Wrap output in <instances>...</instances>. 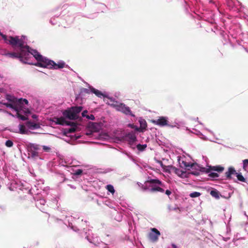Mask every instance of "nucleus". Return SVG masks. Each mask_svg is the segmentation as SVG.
<instances>
[{
  "label": "nucleus",
  "mask_w": 248,
  "mask_h": 248,
  "mask_svg": "<svg viewBox=\"0 0 248 248\" xmlns=\"http://www.w3.org/2000/svg\"><path fill=\"white\" fill-rule=\"evenodd\" d=\"M24 49V51L28 52V56L24 57V60L28 62V59L31 54L37 61V62L34 64L36 66L54 69L62 68L65 66V64L64 62L56 63L54 61L43 57L36 50L31 48L29 46L28 48L26 47Z\"/></svg>",
  "instance_id": "nucleus-1"
},
{
  "label": "nucleus",
  "mask_w": 248,
  "mask_h": 248,
  "mask_svg": "<svg viewBox=\"0 0 248 248\" xmlns=\"http://www.w3.org/2000/svg\"><path fill=\"white\" fill-rule=\"evenodd\" d=\"M9 44L12 46L13 47L18 46L19 47V51L16 52H8L5 54V55L12 58L19 59V60L25 63L31 64V63L24 60V57L28 56V52L24 51V48H28V45H24V41L19 39V36H16L15 37L9 36Z\"/></svg>",
  "instance_id": "nucleus-2"
},
{
  "label": "nucleus",
  "mask_w": 248,
  "mask_h": 248,
  "mask_svg": "<svg viewBox=\"0 0 248 248\" xmlns=\"http://www.w3.org/2000/svg\"><path fill=\"white\" fill-rule=\"evenodd\" d=\"M82 107H72L62 112V115L64 117L71 120H76L78 118V114L82 110Z\"/></svg>",
  "instance_id": "nucleus-3"
},
{
  "label": "nucleus",
  "mask_w": 248,
  "mask_h": 248,
  "mask_svg": "<svg viewBox=\"0 0 248 248\" xmlns=\"http://www.w3.org/2000/svg\"><path fill=\"white\" fill-rule=\"evenodd\" d=\"M112 105L118 111H121L126 115H129L133 117L135 116V115L132 113L130 108L126 106V105L123 103L116 102L115 104H113Z\"/></svg>",
  "instance_id": "nucleus-4"
},
{
  "label": "nucleus",
  "mask_w": 248,
  "mask_h": 248,
  "mask_svg": "<svg viewBox=\"0 0 248 248\" xmlns=\"http://www.w3.org/2000/svg\"><path fill=\"white\" fill-rule=\"evenodd\" d=\"M151 232L148 234V238L152 242H156L160 235V232L156 228H152Z\"/></svg>",
  "instance_id": "nucleus-5"
},
{
  "label": "nucleus",
  "mask_w": 248,
  "mask_h": 248,
  "mask_svg": "<svg viewBox=\"0 0 248 248\" xmlns=\"http://www.w3.org/2000/svg\"><path fill=\"white\" fill-rule=\"evenodd\" d=\"M224 170V168L221 166H209L208 168H202L201 171L209 173L211 170L216 171L218 172H221Z\"/></svg>",
  "instance_id": "nucleus-6"
},
{
  "label": "nucleus",
  "mask_w": 248,
  "mask_h": 248,
  "mask_svg": "<svg viewBox=\"0 0 248 248\" xmlns=\"http://www.w3.org/2000/svg\"><path fill=\"white\" fill-rule=\"evenodd\" d=\"M152 122L154 124L161 126L168 125V121L167 118L164 117H161L157 120H152Z\"/></svg>",
  "instance_id": "nucleus-7"
},
{
  "label": "nucleus",
  "mask_w": 248,
  "mask_h": 248,
  "mask_svg": "<svg viewBox=\"0 0 248 248\" xmlns=\"http://www.w3.org/2000/svg\"><path fill=\"white\" fill-rule=\"evenodd\" d=\"M125 139L128 142L129 144L131 145H133L137 141L135 134L133 132L126 134L125 135Z\"/></svg>",
  "instance_id": "nucleus-8"
},
{
  "label": "nucleus",
  "mask_w": 248,
  "mask_h": 248,
  "mask_svg": "<svg viewBox=\"0 0 248 248\" xmlns=\"http://www.w3.org/2000/svg\"><path fill=\"white\" fill-rule=\"evenodd\" d=\"M8 100H9L10 101L13 102V103H17L18 106L19 107V108H22V105L23 104V103H25L26 105H28L29 103L28 101L26 99H23V98H20L18 100L15 98H7Z\"/></svg>",
  "instance_id": "nucleus-9"
},
{
  "label": "nucleus",
  "mask_w": 248,
  "mask_h": 248,
  "mask_svg": "<svg viewBox=\"0 0 248 248\" xmlns=\"http://www.w3.org/2000/svg\"><path fill=\"white\" fill-rule=\"evenodd\" d=\"M145 184L146 186H143V189L145 190L148 189V188L147 187V184H156V185H158L160 186H163V184L162 183V182L157 179H151L148 180L147 181H146L145 182Z\"/></svg>",
  "instance_id": "nucleus-10"
},
{
  "label": "nucleus",
  "mask_w": 248,
  "mask_h": 248,
  "mask_svg": "<svg viewBox=\"0 0 248 248\" xmlns=\"http://www.w3.org/2000/svg\"><path fill=\"white\" fill-rule=\"evenodd\" d=\"M39 149L37 145H32L29 149V155L32 157L38 156V153L37 151Z\"/></svg>",
  "instance_id": "nucleus-11"
},
{
  "label": "nucleus",
  "mask_w": 248,
  "mask_h": 248,
  "mask_svg": "<svg viewBox=\"0 0 248 248\" xmlns=\"http://www.w3.org/2000/svg\"><path fill=\"white\" fill-rule=\"evenodd\" d=\"M53 122L56 124L64 125L65 124V119L64 117H61L60 118L54 117L51 120Z\"/></svg>",
  "instance_id": "nucleus-12"
},
{
  "label": "nucleus",
  "mask_w": 248,
  "mask_h": 248,
  "mask_svg": "<svg viewBox=\"0 0 248 248\" xmlns=\"http://www.w3.org/2000/svg\"><path fill=\"white\" fill-rule=\"evenodd\" d=\"M237 172L233 167H229L228 170L225 172V176L226 179H231L232 178L231 175L232 174H236Z\"/></svg>",
  "instance_id": "nucleus-13"
},
{
  "label": "nucleus",
  "mask_w": 248,
  "mask_h": 248,
  "mask_svg": "<svg viewBox=\"0 0 248 248\" xmlns=\"http://www.w3.org/2000/svg\"><path fill=\"white\" fill-rule=\"evenodd\" d=\"M172 170V172H174L175 174H176L178 176L184 178V177H186V172L176 168L174 167V168H171Z\"/></svg>",
  "instance_id": "nucleus-14"
},
{
  "label": "nucleus",
  "mask_w": 248,
  "mask_h": 248,
  "mask_svg": "<svg viewBox=\"0 0 248 248\" xmlns=\"http://www.w3.org/2000/svg\"><path fill=\"white\" fill-rule=\"evenodd\" d=\"M90 90L92 93H94L98 97L101 98L102 97H103L108 98L107 95L102 93L101 91L93 87H90Z\"/></svg>",
  "instance_id": "nucleus-15"
},
{
  "label": "nucleus",
  "mask_w": 248,
  "mask_h": 248,
  "mask_svg": "<svg viewBox=\"0 0 248 248\" xmlns=\"http://www.w3.org/2000/svg\"><path fill=\"white\" fill-rule=\"evenodd\" d=\"M26 124L29 128L31 129H38L40 127V124H39L34 123L31 121H28Z\"/></svg>",
  "instance_id": "nucleus-16"
},
{
  "label": "nucleus",
  "mask_w": 248,
  "mask_h": 248,
  "mask_svg": "<svg viewBox=\"0 0 248 248\" xmlns=\"http://www.w3.org/2000/svg\"><path fill=\"white\" fill-rule=\"evenodd\" d=\"M150 187H151V189H150V191L152 192H154L155 191H159L160 192H163L164 191V190L161 187L157 186H149Z\"/></svg>",
  "instance_id": "nucleus-17"
},
{
  "label": "nucleus",
  "mask_w": 248,
  "mask_h": 248,
  "mask_svg": "<svg viewBox=\"0 0 248 248\" xmlns=\"http://www.w3.org/2000/svg\"><path fill=\"white\" fill-rule=\"evenodd\" d=\"M16 103V104H13L12 103H4V105L8 108H10L15 110L16 111H17L18 108H19V107L18 106L17 103Z\"/></svg>",
  "instance_id": "nucleus-18"
},
{
  "label": "nucleus",
  "mask_w": 248,
  "mask_h": 248,
  "mask_svg": "<svg viewBox=\"0 0 248 248\" xmlns=\"http://www.w3.org/2000/svg\"><path fill=\"white\" fill-rule=\"evenodd\" d=\"M19 133L21 134H27L28 130L26 129L25 126L23 124L19 125Z\"/></svg>",
  "instance_id": "nucleus-19"
},
{
  "label": "nucleus",
  "mask_w": 248,
  "mask_h": 248,
  "mask_svg": "<svg viewBox=\"0 0 248 248\" xmlns=\"http://www.w3.org/2000/svg\"><path fill=\"white\" fill-rule=\"evenodd\" d=\"M180 164L181 167H185V168L190 167V168H192L193 167L195 166V164L194 163L190 164L189 163H187L186 162L184 161H182L181 163H180Z\"/></svg>",
  "instance_id": "nucleus-20"
},
{
  "label": "nucleus",
  "mask_w": 248,
  "mask_h": 248,
  "mask_svg": "<svg viewBox=\"0 0 248 248\" xmlns=\"http://www.w3.org/2000/svg\"><path fill=\"white\" fill-rule=\"evenodd\" d=\"M77 127H73L68 129H65L64 130V135H66L67 134L72 133L76 132Z\"/></svg>",
  "instance_id": "nucleus-21"
},
{
  "label": "nucleus",
  "mask_w": 248,
  "mask_h": 248,
  "mask_svg": "<svg viewBox=\"0 0 248 248\" xmlns=\"http://www.w3.org/2000/svg\"><path fill=\"white\" fill-rule=\"evenodd\" d=\"M19 109L20 108H18L17 111H16L17 117L23 121H25V120H28V117L22 115V114H21L19 113Z\"/></svg>",
  "instance_id": "nucleus-22"
},
{
  "label": "nucleus",
  "mask_w": 248,
  "mask_h": 248,
  "mask_svg": "<svg viewBox=\"0 0 248 248\" xmlns=\"http://www.w3.org/2000/svg\"><path fill=\"white\" fill-rule=\"evenodd\" d=\"M161 166L164 168V169L165 170V171L169 172V173H170V172H172V170L171 169H172L171 168H174V167L172 166H164L162 162L161 163Z\"/></svg>",
  "instance_id": "nucleus-23"
},
{
  "label": "nucleus",
  "mask_w": 248,
  "mask_h": 248,
  "mask_svg": "<svg viewBox=\"0 0 248 248\" xmlns=\"http://www.w3.org/2000/svg\"><path fill=\"white\" fill-rule=\"evenodd\" d=\"M210 195L217 199H218L219 198V193L217 190H211L210 192Z\"/></svg>",
  "instance_id": "nucleus-24"
},
{
  "label": "nucleus",
  "mask_w": 248,
  "mask_h": 248,
  "mask_svg": "<svg viewBox=\"0 0 248 248\" xmlns=\"http://www.w3.org/2000/svg\"><path fill=\"white\" fill-rule=\"evenodd\" d=\"M243 169L248 172V159H244L243 160Z\"/></svg>",
  "instance_id": "nucleus-25"
},
{
  "label": "nucleus",
  "mask_w": 248,
  "mask_h": 248,
  "mask_svg": "<svg viewBox=\"0 0 248 248\" xmlns=\"http://www.w3.org/2000/svg\"><path fill=\"white\" fill-rule=\"evenodd\" d=\"M146 147V144L141 145L140 144H139L137 145V148L138 150L140 151H143V150H144Z\"/></svg>",
  "instance_id": "nucleus-26"
},
{
  "label": "nucleus",
  "mask_w": 248,
  "mask_h": 248,
  "mask_svg": "<svg viewBox=\"0 0 248 248\" xmlns=\"http://www.w3.org/2000/svg\"><path fill=\"white\" fill-rule=\"evenodd\" d=\"M236 177L239 181L243 182H246V179L243 177V176L241 173H237Z\"/></svg>",
  "instance_id": "nucleus-27"
},
{
  "label": "nucleus",
  "mask_w": 248,
  "mask_h": 248,
  "mask_svg": "<svg viewBox=\"0 0 248 248\" xmlns=\"http://www.w3.org/2000/svg\"><path fill=\"white\" fill-rule=\"evenodd\" d=\"M201 195V193L199 192H193L189 194V196L191 198H196L199 197Z\"/></svg>",
  "instance_id": "nucleus-28"
},
{
  "label": "nucleus",
  "mask_w": 248,
  "mask_h": 248,
  "mask_svg": "<svg viewBox=\"0 0 248 248\" xmlns=\"http://www.w3.org/2000/svg\"><path fill=\"white\" fill-rule=\"evenodd\" d=\"M107 189L112 194H113L115 192L114 188L113 186L111 185H108L107 186Z\"/></svg>",
  "instance_id": "nucleus-29"
},
{
  "label": "nucleus",
  "mask_w": 248,
  "mask_h": 248,
  "mask_svg": "<svg viewBox=\"0 0 248 248\" xmlns=\"http://www.w3.org/2000/svg\"><path fill=\"white\" fill-rule=\"evenodd\" d=\"M65 125H70L73 127H77V124L75 122H70V121H67L65 120Z\"/></svg>",
  "instance_id": "nucleus-30"
},
{
  "label": "nucleus",
  "mask_w": 248,
  "mask_h": 248,
  "mask_svg": "<svg viewBox=\"0 0 248 248\" xmlns=\"http://www.w3.org/2000/svg\"><path fill=\"white\" fill-rule=\"evenodd\" d=\"M140 124L141 127L142 129H146V128L147 127V124H146L145 121L143 120L142 121H140Z\"/></svg>",
  "instance_id": "nucleus-31"
},
{
  "label": "nucleus",
  "mask_w": 248,
  "mask_h": 248,
  "mask_svg": "<svg viewBox=\"0 0 248 248\" xmlns=\"http://www.w3.org/2000/svg\"><path fill=\"white\" fill-rule=\"evenodd\" d=\"M5 145L7 147H11L13 146V142L11 140H7L5 142Z\"/></svg>",
  "instance_id": "nucleus-32"
},
{
  "label": "nucleus",
  "mask_w": 248,
  "mask_h": 248,
  "mask_svg": "<svg viewBox=\"0 0 248 248\" xmlns=\"http://www.w3.org/2000/svg\"><path fill=\"white\" fill-rule=\"evenodd\" d=\"M208 176L211 178H217L219 176L218 174L216 172H211Z\"/></svg>",
  "instance_id": "nucleus-33"
},
{
  "label": "nucleus",
  "mask_w": 248,
  "mask_h": 248,
  "mask_svg": "<svg viewBox=\"0 0 248 248\" xmlns=\"http://www.w3.org/2000/svg\"><path fill=\"white\" fill-rule=\"evenodd\" d=\"M83 171L81 169H78L75 171L74 172V174L75 175H79L82 174Z\"/></svg>",
  "instance_id": "nucleus-34"
},
{
  "label": "nucleus",
  "mask_w": 248,
  "mask_h": 248,
  "mask_svg": "<svg viewBox=\"0 0 248 248\" xmlns=\"http://www.w3.org/2000/svg\"><path fill=\"white\" fill-rule=\"evenodd\" d=\"M1 37L6 43L9 44V40L10 39L9 37L8 39L7 36L4 34L2 35V36Z\"/></svg>",
  "instance_id": "nucleus-35"
},
{
  "label": "nucleus",
  "mask_w": 248,
  "mask_h": 248,
  "mask_svg": "<svg viewBox=\"0 0 248 248\" xmlns=\"http://www.w3.org/2000/svg\"><path fill=\"white\" fill-rule=\"evenodd\" d=\"M86 117L89 120H95V117L93 114H91L90 115H87V116H86Z\"/></svg>",
  "instance_id": "nucleus-36"
},
{
  "label": "nucleus",
  "mask_w": 248,
  "mask_h": 248,
  "mask_svg": "<svg viewBox=\"0 0 248 248\" xmlns=\"http://www.w3.org/2000/svg\"><path fill=\"white\" fill-rule=\"evenodd\" d=\"M190 173L191 174L194 175L195 176H198L200 174V172L197 170L192 171L190 172Z\"/></svg>",
  "instance_id": "nucleus-37"
},
{
  "label": "nucleus",
  "mask_w": 248,
  "mask_h": 248,
  "mask_svg": "<svg viewBox=\"0 0 248 248\" xmlns=\"http://www.w3.org/2000/svg\"><path fill=\"white\" fill-rule=\"evenodd\" d=\"M43 149L46 151H49L50 149V148L48 147L44 146L43 147Z\"/></svg>",
  "instance_id": "nucleus-38"
},
{
  "label": "nucleus",
  "mask_w": 248,
  "mask_h": 248,
  "mask_svg": "<svg viewBox=\"0 0 248 248\" xmlns=\"http://www.w3.org/2000/svg\"><path fill=\"white\" fill-rule=\"evenodd\" d=\"M87 113V110H84L82 112V116L83 117H86V116H87V115H86V114Z\"/></svg>",
  "instance_id": "nucleus-39"
},
{
  "label": "nucleus",
  "mask_w": 248,
  "mask_h": 248,
  "mask_svg": "<svg viewBox=\"0 0 248 248\" xmlns=\"http://www.w3.org/2000/svg\"><path fill=\"white\" fill-rule=\"evenodd\" d=\"M165 193H166V194H167V195L169 196L170 195V194H171V192L170 190H167L166 191V192H165Z\"/></svg>",
  "instance_id": "nucleus-40"
},
{
  "label": "nucleus",
  "mask_w": 248,
  "mask_h": 248,
  "mask_svg": "<svg viewBox=\"0 0 248 248\" xmlns=\"http://www.w3.org/2000/svg\"><path fill=\"white\" fill-rule=\"evenodd\" d=\"M31 117L34 119H37L38 118V116L35 114L32 115Z\"/></svg>",
  "instance_id": "nucleus-41"
},
{
  "label": "nucleus",
  "mask_w": 248,
  "mask_h": 248,
  "mask_svg": "<svg viewBox=\"0 0 248 248\" xmlns=\"http://www.w3.org/2000/svg\"><path fill=\"white\" fill-rule=\"evenodd\" d=\"M2 35H3V33H2L1 32H0V35L1 36H2Z\"/></svg>",
  "instance_id": "nucleus-42"
},
{
  "label": "nucleus",
  "mask_w": 248,
  "mask_h": 248,
  "mask_svg": "<svg viewBox=\"0 0 248 248\" xmlns=\"http://www.w3.org/2000/svg\"><path fill=\"white\" fill-rule=\"evenodd\" d=\"M173 247H174V248H176V246L174 245H172Z\"/></svg>",
  "instance_id": "nucleus-43"
}]
</instances>
